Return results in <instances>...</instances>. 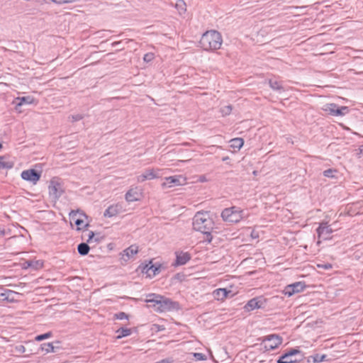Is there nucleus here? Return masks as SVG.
<instances>
[{"label":"nucleus","instance_id":"obj_39","mask_svg":"<svg viewBox=\"0 0 363 363\" xmlns=\"http://www.w3.org/2000/svg\"><path fill=\"white\" fill-rule=\"evenodd\" d=\"M16 350L21 353H24L26 352V347L23 345H19L16 347Z\"/></svg>","mask_w":363,"mask_h":363},{"label":"nucleus","instance_id":"obj_16","mask_svg":"<svg viewBox=\"0 0 363 363\" xmlns=\"http://www.w3.org/2000/svg\"><path fill=\"white\" fill-rule=\"evenodd\" d=\"M191 259V255L189 252H177L176 260L174 266H181L186 264Z\"/></svg>","mask_w":363,"mask_h":363},{"label":"nucleus","instance_id":"obj_15","mask_svg":"<svg viewBox=\"0 0 363 363\" xmlns=\"http://www.w3.org/2000/svg\"><path fill=\"white\" fill-rule=\"evenodd\" d=\"M60 341L43 343L40 345V349L42 351H45L46 353L56 352L57 351L62 349V347L60 346Z\"/></svg>","mask_w":363,"mask_h":363},{"label":"nucleus","instance_id":"obj_18","mask_svg":"<svg viewBox=\"0 0 363 363\" xmlns=\"http://www.w3.org/2000/svg\"><path fill=\"white\" fill-rule=\"evenodd\" d=\"M34 102V98L31 96H26L22 97H17L13 104L16 105V109L18 110V108L23 105H29Z\"/></svg>","mask_w":363,"mask_h":363},{"label":"nucleus","instance_id":"obj_12","mask_svg":"<svg viewBox=\"0 0 363 363\" xmlns=\"http://www.w3.org/2000/svg\"><path fill=\"white\" fill-rule=\"evenodd\" d=\"M318 238L324 240H329L330 235L333 232V229L327 223H321L316 230Z\"/></svg>","mask_w":363,"mask_h":363},{"label":"nucleus","instance_id":"obj_24","mask_svg":"<svg viewBox=\"0 0 363 363\" xmlns=\"http://www.w3.org/2000/svg\"><path fill=\"white\" fill-rule=\"evenodd\" d=\"M160 264L155 265V264H150L148 269H146L145 273L149 276H155L156 274H159L160 272Z\"/></svg>","mask_w":363,"mask_h":363},{"label":"nucleus","instance_id":"obj_22","mask_svg":"<svg viewBox=\"0 0 363 363\" xmlns=\"http://www.w3.org/2000/svg\"><path fill=\"white\" fill-rule=\"evenodd\" d=\"M269 85L272 89L277 91L279 92L284 91L281 82L278 81L275 79H270L269 80Z\"/></svg>","mask_w":363,"mask_h":363},{"label":"nucleus","instance_id":"obj_28","mask_svg":"<svg viewBox=\"0 0 363 363\" xmlns=\"http://www.w3.org/2000/svg\"><path fill=\"white\" fill-rule=\"evenodd\" d=\"M116 333H118L117 338L121 339L130 335L131 334V329L121 328L116 331Z\"/></svg>","mask_w":363,"mask_h":363},{"label":"nucleus","instance_id":"obj_38","mask_svg":"<svg viewBox=\"0 0 363 363\" xmlns=\"http://www.w3.org/2000/svg\"><path fill=\"white\" fill-rule=\"evenodd\" d=\"M72 118V121H80L81 119L83 118V116L81 114H76V115H72L71 116Z\"/></svg>","mask_w":363,"mask_h":363},{"label":"nucleus","instance_id":"obj_19","mask_svg":"<svg viewBox=\"0 0 363 363\" xmlns=\"http://www.w3.org/2000/svg\"><path fill=\"white\" fill-rule=\"evenodd\" d=\"M158 177H159V176L155 173V171L153 169H148L145 170V172L144 173L138 176L137 181L138 182H143L145 180L153 179L158 178Z\"/></svg>","mask_w":363,"mask_h":363},{"label":"nucleus","instance_id":"obj_47","mask_svg":"<svg viewBox=\"0 0 363 363\" xmlns=\"http://www.w3.org/2000/svg\"><path fill=\"white\" fill-rule=\"evenodd\" d=\"M35 264H36V267H37L38 266H39V267H42V266H43V263H42V262H40V261H37V262H35Z\"/></svg>","mask_w":363,"mask_h":363},{"label":"nucleus","instance_id":"obj_9","mask_svg":"<svg viewBox=\"0 0 363 363\" xmlns=\"http://www.w3.org/2000/svg\"><path fill=\"white\" fill-rule=\"evenodd\" d=\"M325 111L334 116H345L348 113L349 109L347 106H338L335 104H329L327 105Z\"/></svg>","mask_w":363,"mask_h":363},{"label":"nucleus","instance_id":"obj_34","mask_svg":"<svg viewBox=\"0 0 363 363\" xmlns=\"http://www.w3.org/2000/svg\"><path fill=\"white\" fill-rule=\"evenodd\" d=\"M79 211L77 210V211H72L70 213H69V218L71 219V220L74 221V220H77V218H79L77 217L78 216V213H79Z\"/></svg>","mask_w":363,"mask_h":363},{"label":"nucleus","instance_id":"obj_30","mask_svg":"<svg viewBox=\"0 0 363 363\" xmlns=\"http://www.w3.org/2000/svg\"><path fill=\"white\" fill-rule=\"evenodd\" d=\"M231 111L232 106L230 105L223 106L220 108V112L223 116L229 115L231 113Z\"/></svg>","mask_w":363,"mask_h":363},{"label":"nucleus","instance_id":"obj_20","mask_svg":"<svg viewBox=\"0 0 363 363\" xmlns=\"http://www.w3.org/2000/svg\"><path fill=\"white\" fill-rule=\"evenodd\" d=\"M140 193L136 189H130L125 194V198L128 202H133L140 199Z\"/></svg>","mask_w":363,"mask_h":363},{"label":"nucleus","instance_id":"obj_41","mask_svg":"<svg viewBox=\"0 0 363 363\" xmlns=\"http://www.w3.org/2000/svg\"><path fill=\"white\" fill-rule=\"evenodd\" d=\"M325 357V355H323L320 357H319V356L317 355L316 357L315 358V362H320L324 359Z\"/></svg>","mask_w":363,"mask_h":363},{"label":"nucleus","instance_id":"obj_5","mask_svg":"<svg viewBox=\"0 0 363 363\" xmlns=\"http://www.w3.org/2000/svg\"><path fill=\"white\" fill-rule=\"evenodd\" d=\"M303 357L301 352L297 349H291L281 355L277 361V363H296Z\"/></svg>","mask_w":363,"mask_h":363},{"label":"nucleus","instance_id":"obj_26","mask_svg":"<svg viewBox=\"0 0 363 363\" xmlns=\"http://www.w3.org/2000/svg\"><path fill=\"white\" fill-rule=\"evenodd\" d=\"M230 143L231 147H233L234 149L240 150L244 144V140H243V139H242L240 138H236L232 139L230 141Z\"/></svg>","mask_w":363,"mask_h":363},{"label":"nucleus","instance_id":"obj_4","mask_svg":"<svg viewBox=\"0 0 363 363\" xmlns=\"http://www.w3.org/2000/svg\"><path fill=\"white\" fill-rule=\"evenodd\" d=\"M223 220L228 223H238L243 218V211L236 206L225 208L221 213Z\"/></svg>","mask_w":363,"mask_h":363},{"label":"nucleus","instance_id":"obj_3","mask_svg":"<svg viewBox=\"0 0 363 363\" xmlns=\"http://www.w3.org/2000/svg\"><path fill=\"white\" fill-rule=\"evenodd\" d=\"M223 43L221 34L216 30H208L203 34L200 43L206 50H215L220 48Z\"/></svg>","mask_w":363,"mask_h":363},{"label":"nucleus","instance_id":"obj_25","mask_svg":"<svg viewBox=\"0 0 363 363\" xmlns=\"http://www.w3.org/2000/svg\"><path fill=\"white\" fill-rule=\"evenodd\" d=\"M90 247L86 242H82L78 245L77 250L79 255L84 256L89 252Z\"/></svg>","mask_w":363,"mask_h":363},{"label":"nucleus","instance_id":"obj_6","mask_svg":"<svg viewBox=\"0 0 363 363\" xmlns=\"http://www.w3.org/2000/svg\"><path fill=\"white\" fill-rule=\"evenodd\" d=\"M48 190L50 195L55 199H59L63 193V188L56 178H53L50 182Z\"/></svg>","mask_w":363,"mask_h":363},{"label":"nucleus","instance_id":"obj_42","mask_svg":"<svg viewBox=\"0 0 363 363\" xmlns=\"http://www.w3.org/2000/svg\"><path fill=\"white\" fill-rule=\"evenodd\" d=\"M150 264H153L151 261L143 267V272L145 273L146 269L149 268Z\"/></svg>","mask_w":363,"mask_h":363},{"label":"nucleus","instance_id":"obj_43","mask_svg":"<svg viewBox=\"0 0 363 363\" xmlns=\"http://www.w3.org/2000/svg\"><path fill=\"white\" fill-rule=\"evenodd\" d=\"M0 235H2V236H4V235H6V230H5V229H4V228H0Z\"/></svg>","mask_w":363,"mask_h":363},{"label":"nucleus","instance_id":"obj_27","mask_svg":"<svg viewBox=\"0 0 363 363\" xmlns=\"http://www.w3.org/2000/svg\"><path fill=\"white\" fill-rule=\"evenodd\" d=\"M16 293L11 290H6L4 293L0 294V296L3 300H6L8 301H13L14 299V295Z\"/></svg>","mask_w":363,"mask_h":363},{"label":"nucleus","instance_id":"obj_21","mask_svg":"<svg viewBox=\"0 0 363 363\" xmlns=\"http://www.w3.org/2000/svg\"><path fill=\"white\" fill-rule=\"evenodd\" d=\"M228 293H230V291H227L226 289L220 288L216 289L213 292V295L215 299L218 301H223L227 297Z\"/></svg>","mask_w":363,"mask_h":363},{"label":"nucleus","instance_id":"obj_23","mask_svg":"<svg viewBox=\"0 0 363 363\" xmlns=\"http://www.w3.org/2000/svg\"><path fill=\"white\" fill-rule=\"evenodd\" d=\"M13 162L7 160L5 157L0 156V170L1 169H9L13 167Z\"/></svg>","mask_w":363,"mask_h":363},{"label":"nucleus","instance_id":"obj_11","mask_svg":"<svg viewBox=\"0 0 363 363\" xmlns=\"http://www.w3.org/2000/svg\"><path fill=\"white\" fill-rule=\"evenodd\" d=\"M21 178L35 184L40 178V174L35 169H30L21 172Z\"/></svg>","mask_w":363,"mask_h":363},{"label":"nucleus","instance_id":"obj_35","mask_svg":"<svg viewBox=\"0 0 363 363\" xmlns=\"http://www.w3.org/2000/svg\"><path fill=\"white\" fill-rule=\"evenodd\" d=\"M115 317L118 320L128 319V315L124 312H120L118 313L115 314Z\"/></svg>","mask_w":363,"mask_h":363},{"label":"nucleus","instance_id":"obj_13","mask_svg":"<svg viewBox=\"0 0 363 363\" xmlns=\"http://www.w3.org/2000/svg\"><path fill=\"white\" fill-rule=\"evenodd\" d=\"M264 301L262 297H256L250 299L245 306V309L247 311H253L257 308L262 307Z\"/></svg>","mask_w":363,"mask_h":363},{"label":"nucleus","instance_id":"obj_46","mask_svg":"<svg viewBox=\"0 0 363 363\" xmlns=\"http://www.w3.org/2000/svg\"><path fill=\"white\" fill-rule=\"evenodd\" d=\"M121 43V41H116V42H113V43H112V46H113V47H116V46H117L118 45H119Z\"/></svg>","mask_w":363,"mask_h":363},{"label":"nucleus","instance_id":"obj_31","mask_svg":"<svg viewBox=\"0 0 363 363\" xmlns=\"http://www.w3.org/2000/svg\"><path fill=\"white\" fill-rule=\"evenodd\" d=\"M74 223L77 227V230H80L84 227H87L88 224L84 225V220L81 218H77V220H74Z\"/></svg>","mask_w":363,"mask_h":363},{"label":"nucleus","instance_id":"obj_50","mask_svg":"<svg viewBox=\"0 0 363 363\" xmlns=\"http://www.w3.org/2000/svg\"><path fill=\"white\" fill-rule=\"evenodd\" d=\"M33 262H30L28 263V266H29V267H32V266H33Z\"/></svg>","mask_w":363,"mask_h":363},{"label":"nucleus","instance_id":"obj_48","mask_svg":"<svg viewBox=\"0 0 363 363\" xmlns=\"http://www.w3.org/2000/svg\"><path fill=\"white\" fill-rule=\"evenodd\" d=\"M157 363H169V362L167 359H162Z\"/></svg>","mask_w":363,"mask_h":363},{"label":"nucleus","instance_id":"obj_52","mask_svg":"<svg viewBox=\"0 0 363 363\" xmlns=\"http://www.w3.org/2000/svg\"><path fill=\"white\" fill-rule=\"evenodd\" d=\"M2 148V145L1 143H0V150Z\"/></svg>","mask_w":363,"mask_h":363},{"label":"nucleus","instance_id":"obj_2","mask_svg":"<svg viewBox=\"0 0 363 363\" xmlns=\"http://www.w3.org/2000/svg\"><path fill=\"white\" fill-rule=\"evenodd\" d=\"M147 303H152L150 305L157 312L170 311L178 308V303L171 301L168 298L162 296L151 294L147 296Z\"/></svg>","mask_w":363,"mask_h":363},{"label":"nucleus","instance_id":"obj_51","mask_svg":"<svg viewBox=\"0 0 363 363\" xmlns=\"http://www.w3.org/2000/svg\"><path fill=\"white\" fill-rule=\"evenodd\" d=\"M320 242H320V240H318V241L317 242V244H318V245H320Z\"/></svg>","mask_w":363,"mask_h":363},{"label":"nucleus","instance_id":"obj_8","mask_svg":"<svg viewBox=\"0 0 363 363\" xmlns=\"http://www.w3.org/2000/svg\"><path fill=\"white\" fill-rule=\"evenodd\" d=\"M264 342L267 350H272L281 344L282 338L277 335H271L265 337Z\"/></svg>","mask_w":363,"mask_h":363},{"label":"nucleus","instance_id":"obj_1","mask_svg":"<svg viewBox=\"0 0 363 363\" xmlns=\"http://www.w3.org/2000/svg\"><path fill=\"white\" fill-rule=\"evenodd\" d=\"M193 228L206 235V240L211 242L212 240L211 231L214 228V221L207 211H199L193 218Z\"/></svg>","mask_w":363,"mask_h":363},{"label":"nucleus","instance_id":"obj_37","mask_svg":"<svg viewBox=\"0 0 363 363\" xmlns=\"http://www.w3.org/2000/svg\"><path fill=\"white\" fill-rule=\"evenodd\" d=\"M194 356L196 360L202 361L206 359V356L203 353L196 352L194 353Z\"/></svg>","mask_w":363,"mask_h":363},{"label":"nucleus","instance_id":"obj_10","mask_svg":"<svg viewBox=\"0 0 363 363\" xmlns=\"http://www.w3.org/2000/svg\"><path fill=\"white\" fill-rule=\"evenodd\" d=\"M305 289L304 283L301 281L295 282L285 287L284 294L290 297L296 293L302 291Z\"/></svg>","mask_w":363,"mask_h":363},{"label":"nucleus","instance_id":"obj_7","mask_svg":"<svg viewBox=\"0 0 363 363\" xmlns=\"http://www.w3.org/2000/svg\"><path fill=\"white\" fill-rule=\"evenodd\" d=\"M185 178L181 175L167 177L164 178V182L162 184V186L165 189L181 186L185 184Z\"/></svg>","mask_w":363,"mask_h":363},{"label":"nucleus","instance_id":"obj_44","mask_svg":"<svg viewBox=\"0 0 363 363\" xmlns=\"http://www.w3.org/2000/svg\"><path fill=\"white\" fill-rule=\"evenodd\" d=\"M155 326H156L157 328V330L158 331H161V330H164V328L163 326H160V325H155Z\"/></svg>","mask_w":363,"mask_h":363},{"label":"nucleus","instance_id":"obj_36","mask_svg":"<svg viewBox=\"0 0 363 363\" xmlns=\"http://www.w3.org/2000/svg\"><path fill=\"white\" fill-rule=\"evenodd\" d=\"M317 267L318 268H320V269H325V270H328V269H330L332 268V264H330V263L318 264Z\"/></svg>","mask_w":363,"mask_h":363},{"label":"nucleus","instance_id":"obj_17","mask_svg":"<svg viewBox=\"0 0 363 363\" xmlns=\"http://www.w3.org/2000/svg\"><path fill=\"white\" fill-rule=\"evenodd\" d=\"M138 252V247L135 245H132L123 251L122 259L125 262H127L130 259L133 257V256L135 255H136Z\"/></svg>","mask_w":363,"mask_h":363},{"label":"nucleus","instance_id":"obj_29","mask_svg":"<svg viewBox=\"0 0 363 363\" xmlns=\"http://www.w3.org/2000/svg\"><path fill=\"white\" fill-rule=\"evenodd\" d=\"M52 336V333L50 331L46 333L37 335L35 337V340L38 341V342H40L45 339H48V338L51 337Z\"/></svg>","mask_w":363,"mask_h":363},{"label":"nucleus","instance_id":"obj_40","mask_svg":"<svg viewBox=\"0 0 363 363\" xmlns=\"http://www.w3.org/2000/svg\"><path fill=\"white\" fill-rule=\"evenodd\" d=\"M94 233L93 231H90L88 235L87 242H91V240L94 238Z\"/></svg>","mask_w":363,"mask_h":363},{"label":"nucleus","instance_id":"obj_32","mask_svg":"<svg viewBox=\"0 0 363 363\" xmlns=\"http://www.w3.org/2000/svg\"><path fill=\"white\" fill-rule=\"evenodd\" d=\"M155 58V54L153 52L146 53L143 57L144 62L148 63L152 62Z\"/></svg>","mask_w":363,"mask_h":363},{"label":"nucleus","instance_id":"obj_49","mask_svg":"<svg viewBox=\"0 0 363 363\" xmlns=\"http://www.w3.org/2000/svg\"><path fill=\"white\" fill-rule=\"evenodd\" d=\"M228 158H229L228 157H225L223 158V161H225V160H228Z\"/></svg>","mask_w":363,"mask_h":363},{"label":"nucleus","instance_id":"obj_14","mask_svg":"<svg viewBox=\"0 0 363 363\" xmlns=\"http://www.w3.org/2000/svg\"><path fill=\"white\" fill-rule=\"evenodd\" d=\"M123 208L121 204L116 203L111 205L108 206V208L104 211V216L111 218L123 212Z\"/></svg>","mask_w":363,"mask_h":363},{"label":"nucleus","instance_id":"obj_33","mask_svg":"<svg viewBox=\"0 0 363 363\" xmlns=\"http://www.w3.org/2000/svg\"><path fill=\"white\" fill-rule=\"evenodd\" d=\"M335 170H333L332 169H326L323 172V175L326 177L333 178L334 177V172H335Z\"/></svg>","mask_w":363,"mask_h":363},{"label":"nucleus","instance_id":"obj_45","mask_svg":"<svg viewBox=\"0 0 363 363\" xmlns=\"http://www.w3.org/2000/svg\"><path fill=\"white\" fill-rule=\"evenodd\" d=\"M35 2L39 3L40 4H43L46 2V0H34Z\"/></svg>","mask_w":363,"mask_h":363}]
</instances>
